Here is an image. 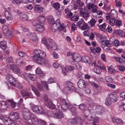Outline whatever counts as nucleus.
<instances>
[{
	"label": "nucleus",
	"instance_id": "obj_1",
	"mask_svg": "<svg viewBox=\"0 0 125 125\" xmlns=\"http://www.w3.org/2000/svg\"><path fill=\"white\" fill-rule=\"evenodd\" d=\"M34 55L33 59L38 63L43 65L45 63V60L44 57L46 55L45 52L42 50L39 49H35L34 51Z\"/></svg>",
	"mask_w": 125,
	"mask_h": 125
},
{
	"label": "nucleus",
	"instance_id": "obj_2",
	"mask_svg": "<svg viewBox=\"0 0 125 125\" xmlns=\"http://www.w3.org/2000/svg\"><path fill=\"white\" fill-rule=\"evenodd\" d=\"M82 61L84 62L88 63L91 64L92 66L94 65L95 67H98L96 71H95V72L97 74H99L102 71V69H105V67H103L97 65L95 62L93 63L91 62V59L90 57L88 56H84L82 57Z\"/></svg>",
	"mask_w": 125,
	"mask_h": 125
},
{
	"label": "nucleus",
	"instance_id": "obj_3",
	"mask_svg": "<svg viewBox=\"0 0 125 125\" xmlns=\"http://www.w3.org/2000/svg\"><path fill=\"white\" fill-rule=\"evenodd\" d=\"M86 122L80 118H74L68 120V125H77L78 124L81 125H86Z\"/></svg>",
	"mask_w": 125,
	"mask_h": 125
},
{
	"label": "nucleus",
	"instance_id": "obj_4",
	"mask_svg": "<svg viewBox=\"0 0 125 125\" xmlns=\"http://www.w3.org/2000/svg\"><path fill=\"white\" fill-rule=\"evenodd\" d=\"M57 102V105H60L62 109L64 110L68 109L70 104L68 103L65 99L62 98H58Z\"/></svg>",
	"mask_w": 125,
	"mask_h": 125
},
{
	"label": "nucleus",
	"instance_id": "obj_5",
	"mask_svg": "<svg viewBox=\"0 0 125 125\" xmlns=\"http://www.w3.org/2000/svg\"><path fill=\"white\" fill-rule=\"evenodd\" d=\"M51 28L53 31L55 32L58 29L61 30L64 29L65 27L61 25L60 20H57L54 22L53 25L51 27Z\"/></svg>",
	"mask_w": 125,
	"mask_h": 125
},
{
	"label": "nucleus",
	"instance_id": "obj_6",
	"mask_svg": "<svg viewBox=\"0 0 125 125\" xmlns=\"http://www.w3.org/2000/svg\"><path fill=\"white\" fill-rule=\"evenodd\" d=\"M31 119V121L33 124L38 125L39 123H40L43 125H45L46 123L43 120L38 119L35 116L32 115Z\"/></svg>",
	"mask_w": 125,
	"mask_h": 125
},
{
	"label": "nucleus",
	"instance_id": "obj_7",
	"mask_svg": "<svg viewBox=\"0 0 125 125\" xmlns=\"http://www.w3.org/2000/svg\"><path fill=\"white\" fill-rule=\"evenodd\" d=\"M45 105L50 108L54 109L55 108V105L52 103L51 100L48 98L46 95H44L43 98Z\"/></svg>",
	"mask_w": 125,
	"mask_h": 125
},
{
	"label": "nucleus",
	"instance_id": "obj_8",
	"mask_svg": "<svg viewBox=\"0 0 125 125\" xmlns=\"http://www.w3.org/2000/svg\"><path fill=\"white\" fill-rule=\"evenodd\" d=\"M33 110L39 114H42L44 113V111L41 106L33 105L32 106Z\"/></svg>",
	"mask_w": 125,
	"mask_h": 125
},
{
	"label": "nucleus",
	"instance_id": "obj_9",
	"mask_svg": "<svg viewBox=\"0 0 125 125\" xmlns=\"http://www.w3.org/2000/svg\"><path fill=\"white\" fill-rule=\"evenodd\" d=\"M13 11L14 12H17L20 17L23 21H26L28 20V18L27 15L24 12L20 11L19 10H17L16 11V10H13Z\"/></svg>",
	"mask_w": 125,
	"mask_h": 125
},
{
	"label": "nucleus",
	"instance_id": "obj_10",
	"mask_svg": "<svg viewBox=\"0 0 125 125\" xmlns=\"http://www.w3.org/2000/svg\"><path fill=\"white\" fill-rule=\"evenodd\" d=\"M52 116L54 117L59 119L63 118L64 117L63 113L58 110H57L54 114L52 113Z\"/></svg>",
	"mask_w": 125,
	"mask_h": 125
},
{
	"label": "nucleus",
	"instance_id": "obj_11",
	"mask_svg": "<svg viewBox=\"0 0 125 125\" xmlns=\"http://www.w3.org/2000/svg\"><path fill=\"white\" fill-rule=\"evenodd\" d=\"M19 117V115L16 112H11L9 116V118L10 119V120H11L14 123H15L14 121L18 119Z\"/></svg>",
	"mask_w": 125,
	"mask_h": 125
},
{
	"label": "nucleus",
	"instance_id": "obj_12",
	"mask_svg": "<svg viewBox=\"0 0 125 125\" xmlns=\"http://www.w3.org/2000/svg\"><path fill=\"white\" fill-rule=\"evenodd\" d=\"M80 14L81 16L85 19H86L90 16L89 12L88 11H86L83 8H81L80 10Z\"/></svg>",
	"mask_w": 125,
	"mask_h": 125
},
{
	"label": "nucleus",
	"instance_id": "obj_13",
	"mask_svg": "<svg viewBox=\"0 0 125 125\" xmlns=\"http://www.w3.org/2000/svg\"><path fill=\"white\" fill-rule=\"evenodd\" d=\"M40 24L35 23L33 26V28L36 31L42 32L44 30V27L43 26Z\"/></svg>",
	"mask_w": 125,
	"mask_h": 125
},
{
	"label": "nucleus",
	"instance_id": "obj_14",
	"mask_svg": "<svg viewBox=\"0 0 125 125\" xmlns=\"http://www.w3.org/2000/svg\"><path fill=\"white\" fill-rule=\"evenodd\" d=\"M24 113H23V117L24 119L26 120L27 121L29 120L30 118V117L32 114H31L29 112V111L28 110L25 109L23 111Z\"/></svg>",
	"mask_w": 125,
	"mask_h": 125
},
{
	"label": "nucleus",
	"instance_id": "obj_15",
	"mask_svg": "<svg viewBox=\"0 0 125 125\" xmlns=\"http://www.w3.org/2000/svg\"><path fill=\"white\" fill-rule=\"evenodd\" d=\"M48 43H49L50 48L53 50H56L57 49V46L54 42L51 39H49L48 41Z\"/></svg>",
	"mask_w": 125,
	"mask_h": 125
},
{
	"label": "nucleus",
	"instance_id": "obj_16",
	"mask_svg": "<svg viewBox=\"0 0 125 125\" xmlns=\"http://www.w3.org/2000/svg\"><path fill=\"white\" fill-rule=\"evenodd\" d=\"M30 39L33 42H35L38 40V38L36 37V34L34 32L29 33L28 35Z\"/></svg>",
	"mask_w": 125,
	"mask_h": 125
},
{
	"label": "nucleus",
	"instance_id": "obj_17",
	"mask_svg": "<svg viewBox=\"0 0 125 125\" xmlns=\"http://www.w3.org/2000/svg\"><path fill=\"white\" fill-rule=\"evenodd\" d=\"M73 59L75 62H78L80 60L81 57L80 55L77 53L72 54Z\"/></svg>",
	"mask_w": 125,
	"mask_h": 125
},
{
	"label": "nucleus",
	"instance_id": "obj_18",
	"mask_svg": "<svg viewBox=\"0 0 125 125\" xmlns=\"http://www.w3.org/2000/svg\"><path fill=\"white\" fill-rule=\"evenodd\" d=\"M10 68L12 71L17 73H21V71L18 67L15 65L11 64L10 66Z\"/></svg>",
	"mask_w": 125,
	"mask_h": 125
},
{
	"label": "nucleus",
	"instance_id": "obj_19",
	"mask_svg": "<svg viewBox=\"0 0 125 125\" xmlns=\"http://www.w3.org/2000/svg\"><path fill=\"white\" fill-rule=\"evenodd\" d=\"M4 121V122L6 125H15V123L10 120V118H8L5 117V118L2 120Z\"/></svg>",
	"mask_w": 125,
	"mask_h": 125
},
{
	"label": "nucleus",
	"instance_id": "obj_20",
	"mask_svg": "<svg viewBox=\"0 0 125 125\" xmlns=\"http://www.w3.org/2000/svg\"><path fill=\"white\" fill-rule=\"evenodd\" d=\"M78 85L80 88L83 89L86 86L85 81L83 79H80L78 82Z\"/></svg>",
	"mask_w": 125,
	"mask_h": 125
},
{
	"label": "nucleus",
	"instance_id": "obj_21",
	"mask_svg": "<svg viewBox=\"0 0 125 125\" xmlns=\"http://www.w3.org/2000/svg\"><path fill=\"white\" fill-rule=\"evenodd\" d=\"M75 68L73 66H70L68 67L67 68L65 67L64 68L65 70L64 69H62V73L63 75H67V73H66L65 71L67 72H68V71H71L73 70Z\"/></svg>",
	"mask_w": 125,
	"mask_h": 125
},
{
	"label": "nucleus",
	"instance_id": "obj_22",
	"mask_svg": "<svg viewBox=\"0 0 125 125\" xmlns=\"http://www.w3.org/2000/svg\"><path fill=\"white\" fill-rule=\"evenodd\" d=\"M4 14L6 18L8 21H10L12 20L13 19V16L11 13L6 10L5 11Z\"/></svg>",
	"mask_w": 125,
	"mask_h": 125
},
{
	"label": "nucleus",
	"instance_id": "obj_23",
	"mask_svg": "<svg viewBox=\"0 0 125 125\" xmlns=\"http://www.w3.org/2000/svg\"><path fill=\"white\" fill-rule=\"evenodd\" d=\"M45 18L43 16H40L38 17V20L34 21V23H35L40 24L45 22Z\"/></svg>",
	"mask_w": 125,
	"mask_h": 125
},
{
	"label": "nucleus",
	"instance_id": "obj_24",
	"mask_svg": "<svg viewBox=\"0 0 125 125\" xmlns=\"http://www.w3.org/2000/svg\"><path fill=\"white\" fill-rule=\"evenodd\" d=\"M31 90L34 92L36 96L38 97H40V93L37 89L33 85H31Z\"/></svg>",
	"mask_w": 125,
	"mask_h": 125
},
{
	"label": "nucleus",
	"instance_id": "obj_25",
	"mask_svg": "<svg viewBox=\"0 0 125 125\" xmlns=\"http://www.w3.org/2000/svg\"><path fill=\"white\" fill-rule=\"evenodd\" d=\"M112 120L113 122L116 123L117 124H123V122L122 120L115 117H113Z\"/></svg>",
	"mask_w": 125,
	"mask_h": 125
},
{
	"label": "nucleus",
	"instance_id": "obj_26",
	"mask_svg": "<svg viewBox=\"0 0 125 125\" xmlns=\"http://www.w3.org/2000/svg\"><path fill=\"white\" fill-rule=\"evenodd\" d=\"M13 86H15L17 88L20 89H22L23 87V86L22 84L17 81L15 82V83H13L11 82L10 83Z\"/></svg>",
	"mask_w": 125,
	"mask_h": 125
},
{
	"label": "nucleus",
	"instance_id": "obj_27",
	"mask_svg": "<svg viewBox=\"0 0 125 125\" xmlns=\"http://www.w3.org/2000/svg\"><path fill=\"white\" fill-rule=\"evenodd\" d=\"M36 73L38 74H39L41 77L42 78L44 77V74L43 71L40 68L38 67L35 71Z\"/></svg>",
	"mask_w": 125,
	"mask_h": 125
},
{
	"label": "nucleus",
	"instance_id": "obj_28",
	"mask_svg": "<svg viewBox=\"0 0 125 125\" xmlns=\"http://www.w3.org/2000/svg\"><path fill=\"white\" fill-rule=\"evenodd\" d=\"M95 112L96 114H100L103 112V107L101 106H97L95 109Z\"/></svg>",
	"mask_w": 125,
	"mask_h": 125
},
{
	"label": "nucleus",
	"instance_id": "obj_29",
	"mask_svg": "<svg viewBox=\"0 0 125 125\" xmlns=\"http://www.w3.org/2000/svg\"><path fill=\"white\" fill-rule=\"evenodd\" d=\"M66 85L68 89H70L72 91L74 89V87L73 86V84L70 82H67Z\"/></svg>",
	"mask_w": 125,
	"mask_h": 125
},
{
	"label": "nucleus",
	"instance_id": "obj_30",
	"mask_svg": "<svg viewBox=\"0 0 125 125\" xmlns=\"http://www.w3.org/2000/svg\"><path fill=\"white\" fill-rule=\"evenodd\" d=\"M7 103L4 101L0 102V108L3 109L6 108L7 107Z\"/></svg>",
	"mask_w": 125,
	"mask_h": 125
},
{
	"label": "nucleus",
	"instance_id": "obj_31",
	"mask_svg": "<svg viewBox=\"0 0 125 125\" xmlns=\"http://www.w3.org/2000/svg\"><path fill=\"white\" fill-rule=\"evenodd\" d=\"M42 43L45 44L47 48L49 49L50 48V46L48 43L47 42L46 39L45 37L43 38L42 39Z\"/></svg>",
	"mask_w": 125,
	"mask_h": 125
},
{
	"label": "nucleus",
	"instance_id": "obj_32",
	"mask_svg": "<svg viewBox=\"0 0 125 125\" xmlns=\"http://www.w3.org/2000/svg\"><path fill=\"white\" fill-rule=\"evenodd\" d=\"M7 42L5 41H3L1 42L0 43V47L2 49L4 50L7 47Z\"/></svg>",
	"mask_w": 125,
	"mask_h": 125
},
{
	"label": "nucleus",
	"instance_id": "obj_33",
	"mask_svg": "<svg viewBox=\"0 0 125 125\" xmlns=\"http://www.w3.org/2000/svg\"><path fill=\"white\" fill-rule=\"evenodd\" d=\"M115 94H111L109 96V97L111 100L112 102H115L117 100V98Z\"/></svg>",
	"mask_w": 125,
	"mask_h": 125
},
{
	"label": "nucleus",
	"instance_id": "obj_34",
	"mask_svg": "<svg viewBox=\"0 0 125 125\" xmlns=\"http://www.w3.org/2000/svg\"><path fill=\"white\" fill-rule=\"evenodd\" d=\"M21 93L22 96L24 97L29 96L31 95V94L29 92H26L24 90L21 91Z\"/></svg>",
	"mask_w": 125,
	"mask_h": 125
},
{
	"label": "nucleus",
	"instance_id": "obj_35",
	"mask_svg": "<svg viewBox=\"0 0 125 125\" xmlns=\"http://www.w3.org/2000/svg\"><path fill=\"white\" fill-rule=\"evenodd\" d=\"M35 10L39 12H41L42 11V8L38 5H36L34 8Z\"/></svg>",
	"mask_w": 125,
	"mask_h": 125
},
{
	"label": "nucleus",
	"instance_id": "obj_36",
	"mask_svg": "<svg viewBox=\"0 0 125 125\" xmlns=\"http://www.w3.org/2000/svg\"><path fill=\"white\" fill-rule=\"evenodd\" d=\"M16 63L18 66H21L24 64L23 61L21 58H18L16 60Z\"/></svg>",
	"mask_w": 125,
	"mask_h": 125
},
{
	"label": "nucleus",
	"instance_id": "obj_37",
	"mask_svg": "<svg viewBox=\"0 0 125 125\" xmlns=\"http://www.w3.org/2000/svg\"><path fill=\"white\" fill-rule=\"evenodd\" d=\"M112 103V102L109 97H107L105 100V104L107 106L111 105Z\"/></svg>",
	"mask_w": 125,
	"mask_h": 125
},
{
	"label": "nucleus",
	"instance_id": "obj_38",
	"mask_svg": "<svg viewBox=\"0 0 125 125\" xmlns=\"http://www.w3.org/2000/svg\"><path fill=\"white\" fill-rule=\"evenodd\" d=\"M116 19L114 18H112L109 20V22L110 25L112 26L115 25Z\"/></svg>",
	"mask_w": 125,
	"mask_h": 125
},
{
	"label": "nucleus",
	"instance_id": "obj_39",
	"mask_svg": "<svg viewBox=\"0 0 125 125\" xmlns=\"http://www.w3.org/2000/svg\"><path fill=\"white\" fill-rule=\"evenodd\" d=\"M88 27V24L84 22L82 26L80 27V29L82 30H84L86 29Z\"/></svg>",
	"mask_w": 125,
	"mask_h": 125
},
{
	"label": "nucleus",
	"instance_id": "obj_40",
	"mask_svg": "<svg viewBox=\"0 0 125 125\" xmlns=\"http://www.w3.org/2000/svg\"><path fill=\"white\" fill-rule=\"evenodd\" d=\"M68 109H69L70 111L73 113H76V112L75 108L72 105H71V104H70V106H69Z\"/></svg>",
	"mask_w": 125,
	"mask_h": 125
},
{
	"label": "nucleus",
	"instance_id": "obj_41",
	"mask_svg": "<svg viewBox=\"0 0 125 125\" xmlns=\"http://www.w3.org/2000/svg\"><path fill=\"white\" fill-rule=\"evenodd\" d=\"M2 30L3 32L5 33H7L9 31L8 27L7 25H4L2 28Z\"/></svg>",
	"mask_w": 125,
	"mask_h": 125
},
{
	"label": "nucleus",
	"instance_id": "obj_42",
	"mask_svg": "<svg viewBox=\"0 0 125 125\" xmlns=\"http://www.w3.org/2000/svg\"><path fill=\"white\" fill-rule=\"evenodd\" d=\"M122 25V21L120 20L116 19L115 25L117 26L118 27H120Z\"/></svg>",
	"mask_w": 125,
	"mask_h": 125
},
{
	"label": "nucleus",
	"instance_id": "obj_43",
	"mask_svg": "<svg viewBox=\"0 0 125 125\" xmlns=\"http://www.w3.org/2000/svg\"><path fill=\"white\" fill-rule=\"evenodd\" d=\"M79 19V16L76 14H74L72 17H71L70 19L71 20L74 21H77Z\"/></svg>",
	"mask_w": 125,
	"mask_h": 125
},
{
	"label": "nucleus",
	"instance_id": "obj_44",
	"mask_svg": "<svg viewBox=\"0 0 125 125\" xmlns=\"http://www.w3.org/2000/svg\"><path fill=\"white\" fill-rule=\"evenodd\" d=\"M84 22L83 19H82L80 21H79L77 23L76 25L80 28Z\"/></svg>",
	"mask_w": 125,
	"mask_h": 125
},
{
	"label": "nucleus",
	"instance_id": "obj_45",
	"mask_svg": "<svg viewBox=\"0 0 125 125\" xmlns=\"http://www.w3.org/2000/svg\"><path fill=\"white\" fill-rule=\"evenodd\" d=\"M28 78L32 81H35L36 80V76L33 74H30Z\"/></svg>",
	"mask_w": 125,
	"mask_h": 125
},
{
	"label": "nucleus",
	"instance_id": "obj_46",
	"mask_svg": "<svg viewBox=\"0 0 125 125\" xmlns=\"http://www.w3.org/2000/svg\"><path fill=\"white\" fill-rule=\"evenodd\" d=\"M53 66L56 68L60 69L61 68V64L55 62L53 64Z\"/></svg>",
	"mask_w": 125,
	"mask_h": 125
},
{
	"label": "nucleus",
	"instance_id": "obj_47",
	"mask_svg": "<svg viewBox=\"0 0 125 125\" xmlns=\"http://www.w3.org/2000/svg\"><path fill=\"white\" fill-rule=\"evenodd\" d=\"M106 26V25L105 23H104L103 24L99 26V29L102 31L104 30Z\"/></svg>",
	"mask_w": 125,
	"mask_h": 125
},
{
	"label": "nucleus",
	"instance_id": "obj_48",
	"mask_svg": "<svg viewBox=\"0 0 125 125\" xmlns=\"http://www.w3.org/2000/svg\"><path fill=\"white\" fill-rule=\"evenodd\" d=\"M105 79L108 83H112L113 80L112 78L110 76H107L105 77Z\"/></svg>",
	"mask_w": 125,
	"mask_h": 125
},
{
	"label": "nucleus",
	"instance_id": "obj_49",
	"mask_svg": "<svg viewBox=\"0 0 125 125\" xmlns=\"http://www.w3.org/2000/svg\"><path fill=\"white\" fill-rule=\"evenodd\" d=\"M14 79V77L11 75H8L7 77V79L9 82L13 81Z\"/></svg>",
	"mask_w": 125,
	"mask_h": 125
},
{
	"label": "nucleus",
	"instance_id": "obj_50",
	"mask_svg": "<svg viewBox=\"0 0 125 125\" xmlns=\"http://www.w3.org/2000/svg\"><path fill=\"white\" fill-rule=\"evenodd\" d=\"M108 72L109 73L112 74L114 73L115 72V70L111 67H108Z\"/></svg>",
	"mask_w": 125,
	"mask_h": 125
},
{
	"label": "nucleus",
	"instance_id": "obj_51",
	"mask_svg": "<svg viewBox=\"0 0 125 125\" xmlns=\"http://www.w3.org/2000/svg\"><path fill=\"white\" fill-rule=\"evenodd\" d=\"M41 83L42 85H43L46 87L45 89L47 90H48V85L47 84V83L45 81H42L41 82Z\"/></svg>",
	"mask_w": 125,
	"mask_h": 125
},
{
	"label": "nucleus",
	"instance_id": "obj_52",
	"mask_svg": "<svg viewBox=\"0 0 125 125\" xmlns=\"http://www.w3.org/2000/svg\"><path fill=\"white\" fill-rule=\"evenodd\" d=\"M54 21V20L52 16L50 17L48 19V21L50 24H52L53 23Z\"/></svg>",
	"mask_w": 125,
	"mask_h": 125
},
{
	"label": "nucleus",
	"instance_id": "obj_53",
	"mask_svg": "<svg viewBox=\"0 0 125 125\" xmlns=\"http://www.w3.org/2000/svg\"><path fill=\"white\" fill-rule=\"evenodd\" d=\"M77 3L80 6L82 7L84 5V4L83 2L81 1V0H76Z\"/></svg>",
	"mask_w": 125,
	"mask_h": 125
},
{
	"label": "nucleus",
	"instance_id": "obj_54",
	"mask_svg": "<svg viewBox=\"0 0 125 125\" xmlns=\"http://www.w3.org/2000/svg\"><path fill=\"white\" fill-rule=\"evenodd\" d=\"M120 37H125V31H124L122 30H120L119 34L118 35Z\"/></svg>",
	"mask_w": 125,
	"mask_h": 125
},
{
	"label": "nucleus",
	"instance_id": "obj_55",
	"mask_svg": "<svg viewBox=\"0 0 125 125\" xmlns=\"http://www.w3.org/2000/svg\"><path fill=\"white\" fill-rule=\"evenodd\" d=\"M70 91H72L70 90V89H68L67 86L63 89V92L65 94L69 93Z\"/></svg>",
	"mask_w": 125,
	"mask_h": 125
},
{
	"label": "nucleus",
	"instance_id": "obj_56",
	"mask_svg": "<svg viewBox=\"0 0 125 125\" xmlns=\"http://www.w3.org/2000/svg\"><path fill=\"white\" fill-rule=\"evenodd\" d=\"M53 7L56 9H58L60 8V6L59 3L56 2L53 3Z\"/></svg>",
	"mask_w": 125,
	"mask_h": 125
},
{
	"label": "nucleus",
	"instance_id": "obj_57",
	"mask_svg": "<svg viewBox=\"0 0 125 125\" xmlns=\"http://www.w3.org/2000/svg\"><path fill=\"white\" fill-rule=\"evenodd\" d=\"M18 54L21 57H24L26 55V53L22 51H20L18 52Z\"/></svg>",
	"mask_w": 125,
	"mask_h": 125
},
{
	"label": "nucleus",
	"instance_id": "obj_58",
	"mask_svg": "<svg viewBox=\"0 0 125 125\" xmlns=\"http://www.w3.org/2000/svg\"><path fill=\"white\" fill-rule=\"evenodd\" d=\"M114 45L118 47L120 45L119 41L117 39H116L114 42Z\"/></svg>",
	"mask_w": 125,
	"mask_h": 125
},
{
	"label": "nucleus",
	"instance_id": "obj_59",
	"mask_svg": "<svg viewBox=\"0 0 125 125\" xmlns=\"http://www.w3.org/2000/svg\"><path fill=\"white\" fill-rule=\"evenodd\" d=\"M97 15H96L97 18L100 17L102 16L103 14V12L101 10H99L97 12Z\"/></svg>",
	"mask_w": 125,
	"mask_h": 125
},
{
	"label": "nucleus",
	"instance_id": "obj_60",
	"mask_svg": "<svg viewBox=\"0 0 125 125\" xmlns=\"http://www.w3.org/2000/svg\"><path fill=\"white\" fill-rule=\"evenodd\" d=\"M115 59L117 62L120 63H122L123 62V59L118 57H115Z\"/></svg>",
	"mask_w": 125,
	"mask_h": 125
},
{
	"label": "nucleus",
	"instance_id": "obj_61",
	"mask_svg": "<svg viewBox=\"0 0 125 125\" xmlns=\"http://www.w3.org/2000/svg\"><path fill=\"white\" fill-rule=\"evenodd\" d=\"M111 7V6L110 5H108L107 7H106V5L105 4H104L103 8L106 11H108L110 9Z\"/></svg>",
	"mask_w": 125,
	"mask_h": 125
},
{
	"label": "nucleus",
	"instance_id": "obj_62",
	"mask_svg": "<svg viewBox=\"0 0 125 125\" xmlns=\"http://www.w3.org/2000/svg\"><path fill=\"white\" fill-rule=\"evenodd\" d=\"M116 3V7H118L119 8H120L122 6V3L119 1H116L115 2Z\"/></svg>",
	"mask_w": 125,
	"mask_h": 125
},
{
	"label": "nucleus",
	"instance_id": "obj_63",
	"mask_svg": "<svg viewBox=\"0 0 125 125\" xmlns=\"http://www.w3.org/2000/svg\"><path fill=\"white\" fill-rule=\"evenodd\" d=\"M96 21H95L94 19H91L90 22L91 25L92 26H94L95 23H96Z\"/></svg>",
	"mask_w": 125,
	"mask_h": 125
},
{
	"label": "nucleus",
	"instance_id": "obj_64",
	"mask_svg": "<svg viewBox=\"0 0 125 125\" xmlns=\"http://www.w3.org/2000/svg\"><path fill=\"white\" fill-rule=\"evenodd\" d=\"M120 97L125 98V91L121 92L120 93Z\"/></svg>",
	"mask_w": 125,
	"mask_h": 125
}]
</instances>
